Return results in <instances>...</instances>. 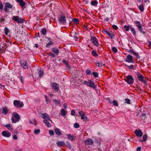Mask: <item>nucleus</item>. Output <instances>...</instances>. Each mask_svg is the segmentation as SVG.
<instances>
[{"instance_id":"obj_37","label":"nucleus","mask_w":151,"mask_h":151,"mask_svg":"<svg viewBox=\"0 0 151 151\" xmlns=\"http://www.w3.org/2000/svg\"><path fill=\"white\" fill-rule=\"evenodd\" d=\"M3 112L5 114H6L8 113V110L6 107L3 108Z\"/></svg>"},{"instance_id":"obj_19","label":"nucleus","mask_w":151,"mask_h":151,"mask_svg":"<svg viewBox=\"0 0 151 151\" xmlns=\"http://www.w3.org/2000/svg\"><path fill=\"white\" fill-rule=\"evenodd\" d=\"M57 144L58 146L63 147L65 145V142L64 141H59L57 142Z\"/></svg>"},{"instance_id":"obj_64","label":"nucleus","mask_w":151,"mask_h":151,"mask_svg":"<svg viewBox=\"0 0 151 151\" xmlns=\"http://www.w3.org/2000/svg\"><path fill=\"white\" fill-rule=\"evenodd\" d=\"M15 151H22V150L21 148H19L18 149L16 150Z\"/></svg>"},{"instance_id":"obj_54","label":"nucleus","mask_w":151,"mask_h":151,"mask_svg":"<svg viewBox=\"0 0 151 151\" xmlns=\"http://www.w3.org/2000/svg\"><path fill=\"white\" fill-rule=\"evenodd\" d=\"M75 111L73 110H71V115L72 116H74L75 114Z\"/></svg>"},{"instance_id":"obj_42","label":"nucleus","mask_w":151,"mask_h":151,"mask_svg":"<svg viewBox=\"0 0 151 151\" xmlns=\"http://www.w3.org/2000/svg\"><path fill=\"white\" fill-rule=\"evenodd\" d=\"M40 132V129H36L34 130V133L35 134H39Z\"/></svg>"},{"instance_id":"obj_28","label":"nucleus","mask_w":151,"mask_h":151,"mask_svg":"<svg viewBox=\"0 0 151 151\" xmlns=\"http://www.w3.org/2000/svg\"><path fill=\"white\" fill-rule=\"evenodd\" d=\"M52 51L57 55H58L59 52V50L56 48H54L52 49Z\"/></svg>"},{"instance_id":"obj_60","label":"nucleus","mask_w":151,"mask_h":151,"mask_svg":"<svg viewBox=\"0 0 151 151\" xmlns=\"http://www.w3.org/2000/svg\"><path fill=\"white\" fill-rule=\"evenodd\" d=\"M88 81H84L83 83L85 85H87V86H88Z\"/></svg>"},{"instance_id":"obj_9","label":"nucleus","mask_w":151,"mask_h":151,"mask_svg":"<svg viewBox=\"0 0 151 151\" xmlns=\"http://www.w3.org/2000/svg\"><path fill=\"white\" fill-rule=\"evenodd\" d=\"M20 63L21 66L23 68L25 69H27L28 68V65L26 61L24 60H22L21 61Z\"/></svg>"},{"instance_id":"obj_63","label":"nucleus","mask_w":151,"mask_h":151,"mask_svg":"<svg viewBox=\"0 0 151 151\" xmlns=\"http://www.w3.org/2000/svg\"><path fill=\"white\" fill-rule=\"evenodd\" d=\"M49 55L52 56V57H54L55 56V55L54 54L52 53H50L49 54Z\"/></svg>"},{"instance_id":"obj_8","label":"nucleus","mask_w":151,"mask_h":151,"mask_svg":"<svg viewBox=\"0 0 151 151\" xmlns=\"http://www.w3.org/2000/svg\"><path fill=\"white\" fill-rule=\"evenodd\" d=\"M126 61L128 63H134L133 57L130 55H128L127 56Z\"/></svg>"},{"instance_id":"obj_57","label":"nucleus","mask_w":151,"mask_h":151,"mask_svg":"<svg viewBox=\"0 0 151 151\" xmlns=\"http://www.w3.org/2000/svg\"><path fill=\"white\" fill-rule=\"evenodd\" d=\"M13 138L14 139L16 140L17 139V137L16 135H14L13 136Z\"/></svg>"},{"instance_id":"obj_59","label":"nucleus","mask_w":151,"mask_h":151,"mask_svg":"<svg viewBox=\"0 0 151 151\" xmlns=\"http://www.w3.org/2000/svg\"><path fill=\"white\" fill-rule=\"evenodd\" d=\"M20 81H21V82L22 83H23V77H22V76H21L20 78Z\"/></svg>"},{"instance_id":"obj_15","label":"nucleus","mask_w":151,"mask_h":151,"mask_svg":"<svg viewBox=\"0 0 151 151\" xmlns=\"http://www.w3.org/2000/svg\"><path fill=\"white\" fill-rule=\"evenodd\" d=\"M52 88L56 91H58L59 90V86L56 83H52L51 85Z\"/></svg>"},{"instance_id":"obj_41","label":"nucleus","mask_w":151,"mask_h":151,"mask_svg":"<svg viewBox=\"0 0 151 151\" xmlns=\"http://www.w3.org/2000/svg\"><path fill=\"white\" fill-rule=\"evenodd\" d=\"M47 32V30L46 29H43L42 30L41 32L42 34L45 35L46 34Z\"/></svg>"},{"instance_id":"obj_12","label":"nucleus","mask_w":151,"mask_h":151,"mask_svg":"<svg viewBox=\"0 0 151 151\" xmlns=\"http://www.w3.org/2000/svg\"><path fill=\"white\" fill-rule=\"evenodd\" d=\"M88 86L93 88H95L96 87V86L95 85L93 82L90 80H88Z\"/></svg>"},{"instance_id":"obj_47","label":"nucleus","mask_w":151,"mask_h":151,"mask_svg":"<svg viewBox=\"0 0 151 151\" xmlns=\"http://www.w3.org/2000/svg\"><path fill=\"white\" fill-rule=\"evenodd\" d=\"M53 44V42L51 41H50L46 45L47 47H49L51 45Z\"/></svg>"},{"instance_id":"obj_51","label":"nucleus","mask_w":151,"mask_h":151,"mask_svg":"<svg viewBox=\"0 0 151 151\" xmlns=\"http://www.w3.org/2000/svg\"><path fill=\"white\" fill-rule=\"evenodd\" d=\"M45 100L46 102L47 103V104H49V100L48 99L47 97V96H45Z\"/></svg>"},{"instance_id":"obj_18","label":"nucleus","mask_w":151,"mask_h":151,"mask_svg":"<svg viewBox=\"0 0 151 151\" xmlns=\"http://www.w3.org/2000/svg\"><path fill=\"white\" fill-rule=\"evenodd\" d=\"M68 138L71 141L74 140L76 137L75 136H71L70 134H67Z\"/></svg>"},{"instance_id":"obj_43","label":"nucleus","mask_w":151,"mask_h":151,"mask_svg":"<svg viewBox=\"0 0 151 151\" xmlns=\"http://www.w3.org/2000/svg\"><path fill=\"white\" fill-rule=\"evenodd\" d=\"M79 125L78 123H75L74 125V127L76 128H78L79 127Z\"/></svg>"},{"instance_id":"obj_38","label":"nucleus","mask_w":151,"mask_h":151,"mask_svg":"<svg viewBox=\"0 0 151 151\" xmlns=\"http://www.w3.org/2000/svg\"><path fill=\"white\" fill-rule=\"evenodd\" d=\"M63 62L67 66L68 68H70V66L68 65L67 61L66 60H64L63 61Z\"/></svg>"},{"instance_id":"obj_58","label":"nucleus","mask_w":151,"mask_h":151,"mask_svg":"<svg viewBox=\"0 0 151 151\" xmlns=\"http://www.w3.org/2000/svg\"><path fill=\"white\" fill-rule=\"evenodd\" d=\"M73 21L77 23L78 22H79V20L78 19H74Z\"/></svg>"},{"instance_id":"obj_34","label":"nucleus","mask_w":151,"mask_h":151,"mask_svg":"<svg viewBox=\"0 0 151 151\" xmlns=\"http://www.w3.org/2000/svg\"><path fill=\"white\" fill-rule=\"evenodd\" d=\"M61 114L63 116H64L66 115L67 113L64 109H61Z\"/></svg>"},{"instance_id":"obj_2","label":"nucleus","mask_w":151,"mask_h":151,"mask_svg":"<svg viewBox=\"0 0 151 151\" xmlns=\"http://www.w3.org/2000/svg\"><path fill=\"white\" fill-rule=\"evenodd\" d=\"M79 114L81 117V119L83 121L87 122L88 120L87 116L85 114V113L83 111H80L78 112Z\"/></svg>"},{"instance_id":"obj_7","label":"nucleus","mask_w":151,"mask_h":151,"mask_svg":"<svg viewBox=\"0 0 151 151\" xmlns=\"http://www.w3.org/2000/svg\"><path fill=\"white\" fill-rule=\"evenodd\" d=\"M43 75V71L40 69V70H39L35 74L36 78H41Z\"/></svg>"},{"instance_id":"obj_11","label":"nucleus","mask_w":151,"mask_h":151,"mask_svg":"<svg viewBox=\"0 0 151 151\" xmlns=\"http://www.w3.org/2000/svg\"><path fill=\"white\" fill-rule=\"evenodd\" d=\"M13 6L9 3L6 2L5 3V5L4 9V11L5 12L8 11V9H10L12 8Z\"/></svg>"},{"instance_id":"obj_53","label":"nucleus","mask_w":151,"mask_h":151,"mask_svg":"<svg viewBox=\"0 0 151 151\" xmlns=\"http://www.w3.org/2000/svg\"><path fill=\"white\" fill-rule=\"evenodd\" d=\"M86 73L87 75L91 74V71L90 70H87L86 71Z\"/></svg>"},{"instance_id":"obj_22","label":"nucleus","mask_w":151,"mask_h":151,"mask_svg":"<svg viewBox=\"0 0 151 151\" xmlns=\"http://www.w3.org/2000/svg\"><path fill=\"white\" fill-rule=\"evenodd\" d=\"M4 31L5 32V34L6 35L9 37L10 36V34H9V33L10 32V30L8 28L6 27H5L4 28Z\"/></svg>"},{"instance_id":"obj_55","label":"nucleus","mask_w":151,"mask_h":151,"mask_svg":"<svg viewBox=\"0 0 151 151\" xmlns=\"http://www.w3.org/2000/svg\"><path fill=\"white\" fill-rule=\"evenodd\" d=\"M49 133L51 135H53L54 134V132L52 130H50L49 131Z\"/></svg>"},{"instance_id":"obj_33","label":"nucleus","mask_w":151,"mask_h":151,"mask_svg":"<svg viewBox=\"0 0 151 151\" xmlns=\"http://www.w3.org/2000/svg\"><path fill=\"white\" fill-rule=\"evenodd\" d=\"M138 8L141 12L143 11L144 10V8L142 4H140Z\"/></svg>"},{"instance_id":"obj_49","label":"nucleus","mask_w":151,"mask_h":151,"mask_svg":"<svg viewBox=\"0 0 151 151\" xmlns=\"http://www.w3.org/2000/svg\"><path fill=\"white\" fill-rule=\"evenodd\" d=\"M112 103H113V104L114 106H118V104L116 101L115 100H114L113 101Z\"/></svg>"},{"instance_id":"obj_31","label":"nucleus","mask_w":151,"mask_h":151,"mask_svg":"<svg viewBox=\"0 0 151 151\" xmlns=\"http://www.w3.org/2000/svg\"><path fill=\"white\" fill-rule=\"evenodd\" d=\"M129 51L131 53H133L137 58H139V55L137 54L136 52H134L133 50H129Z\"/></svg>"},{"instance_id":"obj_32","label":"nucleus","mask_w":151,"mask_h":151,"mask_svg":"<svg viewBox=\"0 0 151 151\" xmlns=\"http://www.w3.org/2000/svg\"><path fill=\"white\" fill-rule=\"evenodd\" d=\"M98 1L96 0L94 1H91V4L92 5L94 6H96L98 4Z\"/></svg>"},{"instance_id":"obj_36","label":"nucleus","mask_w":151,"mask_h":151,"mask_svg":"<svg viewBox=\"0 0 151 151\" xmlns=\"http://www.w3.org/2000/svg\"><path fill=\"white\" fill-rule=\"evenodd\" d=\"M124 28L125 29V31H128L129 30V29H130L131 26H127L125 25L124 26Z\"/></svg>"},{"instance_id":"obj_45","label":"nucleus","mask_w":151,"mask_h":151,"mask_svg":"<svg viewBox=\"0 0 151 151\" xmlns=\"http://www.w3.org/2000/svg\"><path fill=\"white\" fill-rule=\"evenodd\" d=\"M92 74L95 77H97L98 76V74L96 72H93Z\"/></svg>"},{"instance_id":"obj_56","label":"nucleus","mask_w":151,"mask_h":151,"mask_svg":"<svg viewBox=\"0 0 151 151\" xmlns=\"http://www.w3.org/2000/svg\"><path fill=\"white\" fill-rule=\"evenodd\" d=\"M112 27L113 29L116 30L118 29L117 27L115 25H113L112 26Z\"/></svg>"},{"instance_id":"obj_46","label":"nucleus","mask_w":151,"mask_h":151,"mask_svg":"<svg viewBox=\"0 0 151 151\" xmlns=\"http://www.w3.org/2000/svg\"><path fill=\"white\" fill-rule=\"evenodd\" d=\"M112 49L113 52L115 53H116L117 52V50L116 47H113Z\"/></svg>"},{"instance_id":"obj_44","label":"nucleus","mask_w":151,"mask_h":151,"mask_svg":"<svg viewBox=\"0 0 151 151\" xmlns=\"http://www.w3.org/2000/svg\"><path fill=\"white\" fill-rule=\"evenodd\" d=\"M125 103L129 104L130 103V100L128 99H125Z\"/></svg>"},{"instance_id":"obj_21","label":"nucleus","mask_w":151,"mask_h":151,"mask_svg":"<svg viewBox=\"0 0 151 151\" xmlns=\"http://www.w3.org/2000/svg\"><path fill=\"white\" fill-rule=\"evenodd\" d=\"M17 1L19 3V5L21 6L24 7L25 6V3L23 0H17Z\"/></svg>"},{"instance_id":"obj_17","label":"nucleus","mask_w":151,"mask_h":151,"mask_svg":"<svg viewBox=\"0 0 151 151\" xmlns=\"http://www.w3.org/2000/svg\"><path fill=\"white\" fill-rule=\"evenodd\" d=\"M43 117L42 118L45 119V120H48L50 121H51L50 119V117L48 114L45 113L44 114H42Z\"/></svg>"},{"instance_id":"obj_50","label":"nucleus","mask_w":151,"mask_h":151,"mask_svg":"<svg viewBox=\"0 0 151 151\" xmlns=\"http://www.w3.org/2000/svg\"><path fill=\"white\" fill-rule=\"evenodd\" d=\"M147 135H144L143 136V142H145L147 140Z\"/></svg>"},{"instance_id":"obj_10","label":"nucleus","mask_w":151,"mask_h":151,"mask_svg":"<svg viewBox=\"0 0 151 151\" xmlns=\"http://www.w3.org/2000/svg\"><path fill=\"white\" fill-rule=\"evenodd\" d=\"M103 32L109 35L111 39H112L115 36V35L113 32L111 31H107L106 30L103 31Z\"/></svg>"},{"instance_id":"obj_20","label":"nucleus","mask_w":151,"mask_h":151,"mask_svg":"<svg viewBox=\"0 0 151 151\" xmlns=\"http://www.w3.org/2000/svg\"><path fill=\"white\" fill-rule=\"evenodd\" d=\"M93 140L91 139H87L85 141V143L86 145H92L93 143Z\"/></svg>"},{"instance_id":"obj_5","label":"nucleus","mask_w":151,"mask_h":151,"mask_svg":"<svg viewBox=\"0 0 151 151\" xmlns=\"http://www.w3.org/2000/svg\"><path fill=\"white\" fill-rule=\"evenodd\" d=\"M14 105L16 107H22L24 106L23 103L20 101L15 100L13 102Z\"/></svg>"},{"instance_id":"obj_26","label":"nucleus","mask_w":151,"mask_h":151,"mask_svg":"<svg viewBox=\"0 0 151 151\" xmlns=\"http://www.w3.org/2000/svg\"><path fill=\"white\" fill-rule=\"evenodd\" d=\"M96 65L99 67H101L103 65H104V64L101 61H99V62H96Z\"/></svg>"},{"instance_id":"obj_14","label":"nucleus","mask_w":151,"mask_h":151,"mask_svg":"<svg viewBox=\"0 0 151 151\" xmlns=\"http://www.w3.org/2000/svg\"><path fill=\"white\" fill-rule=\"evenodd\" d=\"M2 134L4 137H9L11 135V133L8 131H4L2 132Z\"/></svg>"},{"instance_id":"obj_52","label":"nucleus","mask_w":151,"mask_h":151,"mask_svg":"<svg viewBox=\"0 0 151 151\" xmlns=\"http://www.w3.org/2000/svg\"><path fill=\"white\" fill-rule=\"evenodd\" d=\"M126 66H127V67L129 68L130 69H132L133 68L134 66L133 65H131L130 66H129L128 65H126Z\"/></svg>"},{"instance_id":"obj_23","label":"nucleus","mask_w":151,"mask_h":151,"mask_svg":"<svg viewBox=\"0 0 151 151\" xmlns=\"http://www.w3.org/2000/svg\"><path fill=\"white\" fill-rule=\"evenodd\" d=\"M12 125L9 124H7L4 126V127L7 128L10 131L13 130Z\"/></svg>"},{"instance_id":"obj_13","label":"nucleus","mask_w":151,"mask_h":151,"mask_svg":"<svg viewBox=\"0 0 151 151\" xmlns=\"http://www.w3.org/2000/svg\"><path fill=\"white\" fill-rule=\"evenodd\" d=\"M134 133L137 136L139 137H142L143 134L141 130L140 129L136 130L134 131Z\"/></svg>"},{"instance_id":"obj_48","label":"nucleus","mask_w":151,"mask_h":151,"mask_svg":"<svg viewBox=\"0 0 151 151\" xmlns=\"http://www.w3.org/2000/svg\"><path fill=\"white\" fill-rule=\"evenodd\" d=\"M53 101L56 105L58 104L59 103L56 99H53Z\"/></svg>"},{"instance_id":"obj_62","label":"nucleus","mask_w":151,"mask_h":151,"mask_svg":"<svg viewBox=\"0 0 151 151\" xmlns=\"http://www.w3.org/2000/svg\"><path fill=\"white\" fill-rule=\"evenodd\" d=\"M3 8V5L2 4H0V9L2 10Z\"/></svg>"},{"instance_id":"obj_35","label":"nucleus","mask_w":151,"mask_h":151,"mask_svg":"<svg viewBox=\"0 0 151 151\" xmlns=\"http://www.w3.org/2000/svg\"><path fill=\"white\" fill-rule=\"evenodd\" d=\"M11 121L13 123H16L19 121V120L17 119L14 117H12L11 119Z\"/></svg>"},{"instance_id":"obj_27","label":"nucleus","mask_w":151,"mask_h":151,"mask_svg":"<svg viewBox=\"0 0 151 151\" xmlns=\"http://www.w3.org/2000/svg\"><path fill=\"white\" fill-rule=\"evenodd\" d=\"M134 23L138 28L142 27L140 22L138 21H135L134 22Z\"/></svg>"},{"instance_id":"obj_6","label":"nucleus","mask_w":151,"mask_h":151,"mask_svg":"<svg viewBox=\"0 0 151 151\" xmlns=\"http://www.w3.org/2000/svg\"><path fill=\"white\" fill-rule=\"evenodd\" d=\"M91 42L95 46L98 47L99 43L97 38L95 37L91 36Z\"/></svg>"},{"instance_id":"obj_1","label":"nucleus","mask_w":151,"mask_h":151,"mask_svg":"<svg viewBox=\"0 0 151 151\" xmlns=\"http://www.w3.org/2000/svg\"><path fill=\"white\" fill-rule=\"evenodd\" d=\"M139 80L143 83L145 86H147V79L146 77H145L140 73L137 72L136 73Z\"/></svg>"},{"instance_id":"obj_4","label":"nucleus","mask_w":151,"mask_h":151,"mask_svg":"<svg viewBox=\"0 0 151 151\" xmlns=\"http://www.w3.org/2000/svg\"><path fill=\"white\" fill-rule=\"evenodd\" d=\"M125 81L129 84H131L133 83L134 79L133 77L130 75H128L126 77Z\"/></svg>"},{"instance_id":"obj_3","label":"nucleus","mask_w":151,"mask_h":151,"mask_svg":"<svg viewBox=\"0 0 151 151\" xmlns=\"http://www.w3.org/2000/svg\"><path fill=\"white\" fill-rule=\"evenodd\" d=\"M12 19L13 20L19 23H22L24 22V19L19 17L18 16H14Z\"/></svg>"},{"instance_id":"obj_25","label":"nucleus","mask_w":151,"mask_h":151,"mask_svg":"<svg viewBox=\"0 0 151 151\" xmlns=\"http://www.w3.org/2000/svg\"><path fill=\"white\" fill-rule=\"evenodd\" d=\"M12 117H14L15 118H16L17 119L19 120L20 119V118L19 115L18 114L16 113H14L13 116Z\"/></svg>"},{"instance_id":"obj_30","label":"nucleus","mask_w":151,"mask_h":151,"mask_svg":"<svg viewBox=\"0 0 151 151\" xmlns=\"http://www.w3.org/2000/svg\"><path fill=\"white\" fill-rule=\"evenodd\" d=\"M48 120H45L44 121V122L46 126H47L48 127H51V124L48 121Z\"/></svg>"},{"instance_id":"obj_39","label":"nucleus","mask_w":151,"mask_h":151,"mask_svg":"<svg viewBox=\"0 0 151 151\" xmlns=\"http://www.w3.org/2000/svg\"><path fill=\"white\" fill-rule=\"evenodd\" d=\"M138 29L141 33H142L143 34H145V32H144L142 30V27H141L138 28Z\"/></svg>"},{"instance_id":"obj_16","label":"nucleus","mask_w":151,"mask_h":151,"mask_svg":"<svg viewBox=\"0 0 151 151\" xmlns=\"http://www.w3.org/2000/svg\"><path fill=\"white\" fill-rule=\"evenodd\" d=\"M66 20L65 17L62 16L60 17L59 22L60 23L64 24L66 23Z\"/></svg>"},{"instance_id":"obj_29","label":"nucleus","mask_w":151,"mask_h":151,"mask_svg":"<svg viewBox=\"0 0 151 151\" xmlns=\"http://www.w3.org/2000/svg\"><path fill=\"white\" fill-rule=\"evenodd\" d=\"M130 30L134 36H135L136 35V31L134 28L131 27L130 29Z\"/></svg>"},{"instance_id":"obj_24","label":"nucleus","mask_w":151,"mask_h":151,"mask_svg":"<svg viewBox=\"0 0 151 151\" xmlns=\"http://www.w3.org/2000/svg\"><path fill=\"white\" fill-rule=\"evenodd\" d=\"M55 132L58 135H60L61 134V133L60 132V130L58 128H56L55 129Z\"/></svg>"},{"instance_id":"obj_61","label":"nucleus","mask_w":151,"mask_h":151,"mask_svg":"<svg viewBox=\"0 0 151 151\" xmlns=\"http://www.w3.org/2000/svg\"><path fill=\"white\" fill-rule=\"evenodd\" d=\"M67 146L70 149H71V146L70 145L69 143H68L67 144Z\"/></svg>"},{"instance_id":"obj_40","label":"nucleus","mask_w":151,"mask_h":151,"mask_svg":"<svg viewBox=\"0 0 151 151\" xmlns=\"http://www.w3.org/2000/svg\"><path fill=\"white\" fill-rule=\"evenodd\" d=\"M92 55L95 57H97L98 56V54L94 50H92L91 52Z\"/></svg>"}]
</instances>
